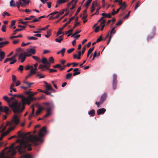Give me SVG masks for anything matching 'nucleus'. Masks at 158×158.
I'll return each instance as SVG.
<instances>
[{"label":"nucleus","mask_w":158,"mask_h":158,"mask_svg":"<svg viewBox=\"0 0 158 158\" xmlns=\"http://www.w3.org/2000/svg\"><path fill=\"white\" fill-rule=\"evenodd\" d=\"M47 133L46 127H43L39 131L38 137L31 135H28L29 133H21L20 131L18 132V136L21 139H18L16 143H19L20 144L17 146L15 148H14V144H12L9 147H6L0 153V158H14L13 157L16 153L15 151L17 149L19 153L20 154H24L26 151V148L31 145L30 142L35 144L37 141H42V137Z\"/></svg>","instance_id":"1"},{"label":"nucleus","mask_w":158,"mask_h":158,"mask_svg":"<svg viewBox=\"0 0 158 158\" xmlns=\"http://www.w3.org/2000/svg\"><path fill=\"white\" fill-rule=\"evenodd\" d=\"M3 98L8 103L9 106L12 109V111L14 113H20L23 112L24 110V107L23 106L22 107V110L20 109V103H18V102L17 100H15L14 101L10 102V100L6 96H4Z\"/></svg>","instance_id":"2"},{"label":"nucleus","mask_w":158,"mask_h":158,"mask_svg":"<svg viewBox=\"0 0 158 158\" xmlns=\"http://www.w3.org/2000/svg\"><path fill=\"white\" fill-rule=\"evenodd\" d=\"M22 112L18 113H15V114L14 115L10 121H7L6 122V126L10 125V127H14V129L15 127L18 125L19 123V118L20 117V114Z\"/></svg>","instance_id":"3"},{"label":"nucleus","mask_w":158,"mask_h":158,"mask_svg":"<svg viewBox=\"0 0 158 158\" xmlns=\"http://www.w3.org/2000/svg\"><path fill=\"white\" fill-rule=\"evenodd\" d=\"M36 47L33 48L27 49L26 51L24 52L27 57L31 56L32 55H34L36 52L35 50Z\"/></svg>","instance_id":"4"},{"label":"nucleus","mask_w":158,"mask_h":158,"mask_svg":"<svg viewBox=\"0 0 158 158\" xmlns=\"http://www.w3.org/2000/svg\"><path fill=\"white\" fill-rule=\"evenodd\" d=\"M18 97H20L21 98V101L22 102H18V103H20V109L22 110V107L23 106L24 107V109H25V106L24 105L26 104L27 100H26L25 98H27V97H26L23 96V95H17Z\"/></svg>","instance_id":"5"},{"label":"nucleus","mask_w":158,"mask_h":158,"mask_svg":"<svg viewBox=\"0 0 158 158\" xmlns=\"http://www.w3.org/2000/svg\"><path fill=\"white\" fill-rule=\"evenodd\" d=\"M0 111L4 112L6 114H9L10 113L11 110L7 106H4L0 107Z\"/></svg>","instance_id":"6"},{"label":"nucleus","mask_w":158,"mask_h":158,"mask_svg":"<svg viewBox=\"0 0 158 158\" xmlns=\"http://www.w3.org/2000/svg\"><path fill=\"white\" fill-rule=\"evenodd\" d=\"M27 56L26 55L24 52L20 53L18 57V60L21 62L23 63L25 60Z\"/></svg>","instance_id":"7"},{"label":"nucleus","mask_w":158,"mask_h":158,"mask_svg":"<svg viewBox=\"0 0 158 158\" xmlns=\"http://www.w3.org/2000/svg\"><path fill=\"white\" fill-rule=\"evenodd\" d=\"M106 98V95L105 94H104L100 98V100L98 102H96L95 104L97 105V107L99 108V105L101 104L104 101L105 99Z\"/></svg>","instance_id":"8"},{"label":"nucleus","mask_w":158,"mask_h":158,"mask_svg":"<svg viewBox=\"0 0 158 158\" xmlns=\"http://www.w3.org/2000/svg\"><path fill=\"white\" fill-rule=\"evenodd\" d=\"M98 4V3L96 1H94L92 2L91 10V13H93L95 9H96Z\"/></svg>","instance_id":"9"},{"label":"nucleus","mask_w":158,"mask_h":158,"mask_svg":"<svg viewBox=\"0 0 158 158\" xmlns=\"http://www.w3.org/2000/svg\"><path fill=\"white\" fill-rule=\"evenodd\" d=\"M14 129V127H10L6 131L3 132L1 135L3 137L7 135L11 131Z\"/></svg>","instance_id":"10"},{"label":"nucleus","mask_w":158,"mask_h":158,"mask_svg":"<svg viewBox=\"0 0 158 158\" xmlns=\"http://www.w3.org/2000/svg\"><path fill=\"white\" fill-rule=\"evenodd\" d=\"M26 100H27L26 104L29 105L31 101L36 100L37 99V98H33L32 97H30V98L27 97V98H25Z\"/></svg>","instance_id":"11"},{"label":"nucleus","mask_w":158,"mask_h":158,"mask_svg":"<svg viewBox=\"0 0 158 158\" xmlns=\"http://www.w3.org/2000/svg\"><path fill=\"white\" fill-rule=\"evenodd\" d=\"M50 67L49 63H48V64H40L39 65L38 68L39 69H41L44 68H46L47 69H49Z\"/></svg>","instance_id":"12"},{"label":"nucleus","mask_w":158,"mask_h":158,"mask_svg":"<svg viewBox=\"0 0 158 158\" xmlns=\"http://www.w3.org/2000/svg\"><path fill=\"white\" fill-rule=\"evenodd\" d=\"M44 83L45 84L46 90H52V88L50 85L48 84L45 81H44Z\"/></svg>","instance_id":"13"},{"label":"nucleus","mask_w":158,"mask_h":158,"mask_svg":"<svg viewBox=\"0 0 158 158\" xmlns=\"http://www.w3.org/2000/svg\"><path fill=\"white\" fill-rule=\"evenodd\" d=\"M16 7L19 8L20 6L24 7V4H23L22 1L21 0H18L16 2Z\"/></svg>","instance_id":"14"},{"label":"nucleus","mask_w":158,"mask_h":158,"mask_svg":"<svg viewBox=\"0 0 158 158\" xmlns=\"http://www.w3.org/2000/svg\"><path fill=\"white\" fill-rule=\"evenodd\" d=\"M106 110L104 108H101L97 110V113L98 115H100L102 114H104L106 111Z\"/></svg>","instance_id":"15"},{"label":"nucleus","mask_w":158,"mask_h":158,"mask_svg":"<svg viewBox=\"0 0 158 158\" xmlns=\"http://www.w3.org/2000/svg\"><path fill=\"white\" fill-rule=\"evenodd\" d=\"M74 73L73 75L75 76L78 75L80 73V70L78 68H76L73 69Z\"/></svg>","instance_id":"16"},{"label":"nucleus","mask_w":158,"mask_h":158,"mask_svg":"<svg viewBox=\"0 0 158 158\" xmlns=\"http://www.w3.org/2000/svg\"><path fill=\"white\" fill-rule=\"evenodd\" d=\"M102 16H104V18H110L111 17V14L110 13H103L102 14Z\"/></svg>","instance_id":"17"},{"label":"nucleus","mask_w":158,"mask_h":158,"mask_svg":"<svg viewBox=\"0 0 158 158\" xmlns=\"http://www.w3.org/2000/svg\"><path fill=\"white\" fill-rule=\"evenodd\" d=\"M9 43L8 41H6L4 42H0V48H2L4 46L6 45Z\"/></svg>","instance_id":"18"},{"label":"nucleus","mask_w":158,"mask_h":158,"mask_svg":"<svg viewBox=\"0 0 158 158\" xmlns=\"http://www.w3.org/2000/svg\"><path fill=\"white\" fill-rule=\"evenodd\" d=\"M119 5L120 6V9L122 10H124L127 6L125 2H123V3H120Z\"/></svg>","instance_id":"19"},{"label":"nucleus","mask_w":158,"mask_h":158,"mask_svg":"<svg viewBox=\"0 0 158 158\" xmlns=\"http://www.w3.org/2000/svg\"><path fill=\"white\" fill-rule=\"evenodd\" d=\"M106 22V20H103V22H101L100 26L101 27L100 30L102 31L105 26V23Z\"/></svg>","instance_id":"20"},{"label":"nucleus","mask_w":158,"mask_h":158,"mask_svg":"<svg viewBox=\"0 0 158 158\" xmlns=\"http://www.w3.org/2000/svg\"><path fill=\"white\" fill-rule=\"evenodd\" d=\"M44 109V108L42 107H39L38 110L36 112V115H39L41 113V111Z\"/></svg>","instance_id":"21"},{"label":"nucleus","mask_w":158,"mask_h":158,"mask_svg":"<svg viewBox=\"0 0 158 158\" xmlns=\"http://www.w3.org/2000/svg\"><path fill=\"white\" fill-rule=\"evenodd\" d=\"M69 0H58L57 2V4L60 5L66 2Z\"/></svg>","instance_id":"22"},{"label":"nucleus","mask_w":158,"mask_h":158,"mask_svg":"<svg viewBox=\"0 0 158 158\" xmlns=\"http://www.w3.org/2000/svg\"><path fill=\"white\" fill-rule=\"evenodd\" d=\"M63 40V36L62 35L59 36L58 38L55 39V41L58 43H60Z\"/></svg>","instance_id":"23"},{"label":"nucleus","mask_w":158,"mask_h":158,"mask_svg":"<svg viewBox=\"0 0 158 158\" xmlns=\"http://www.w3.org/2000/svg\"><path fill=\"white\" fill-rule=\"evenodd\" d=\"M73 29H71L69 31H66L65 32L66 34H67V36L69 37L71 35L72 32L73 31Z\"/></svg>","instance_id":"24"},{"label":"nucleus","mask_w":158,"mask_h":158,"mask_svg":"<svg viewBox=\"0 0 158 158\" xmlns=\"http://www.w3.org/2000/svg\"><path fill=\"white\" fill-rule=\"evenodd\" d=\"M10 7L16 6V2L15 3L14 0H11L10 2Z\"/></svg>","instance_id":"25"},{"label":"nucleus","mask_w":158,"mask_h":158,"mask_svg":"<svg viewBox=\"0 0 158 158\" xmlns=\"http://www.w3.org/2000/svg\"><path fill=\"white\" fill-rule=\"evenodd\" d=\"M9 61H10V64L15 63L16 61V59H14L12 57L9 58Z\"/></svg>","instance_id":"26"},{"label":"nucleus","mask_w":158,"mask_h":158,"mask_svg":"<svg viewBox=\"0 0 158 158\" xmlns=\"http://www.w3.org/2000/svg\"><path fill=\"white\" fill-rule=\"evenodd\" d=\"M51 31L52 30L51 29L48 30L47 31V35H45V37L47 38L49 37L51 35Z\"/></svg>","instance_id":"27"},{"label":"nucleus","mask_w":158,"mask_h":158,"mask_svg":"<svg viewBox=\"0 0 158 158\" xmlns=\"http://www.w3.org/2000/svg\"><path fill=\"white\" fill-rule=\"evenodd\" d=\"M47 113L44 116V117H46L49 116L51 114V109L49 108L47 110Z\"/></svg>","instance_id":"28"},{"label":"nucleus","mask_w":158,"mask_h":158,"mask_svg":"<svg viewBox=\"0 0 158 158\" xmlns=\"http://www.w3.org/2000/svg\"><path fill=\"white\" fill-rule=\"evenodd\" d=\"M23 4H24V7L28 4L30 0H21Z\"/></svg>","instance_id":"29"},{"label":"nucleus","mask_w":158,"mask_h":158,"mask_svg":"<svg viewBox=\"0 0 158 158\" xmlns=\"http://www.w3.org/2000/svg\"><path fill=\"white\" fill-rule=\"evenodd\" d=\"M33 158V157L30 154H27L22 156L20 158Z\"/></svg>","instance_id":"30"},{"label":"nucleus","mask_w":158,"mask_h":158,"mask_svg":"<svg viewBox=\"0 0 158 158\" xmlns=\"http://www.w3.org/2000/svg\"><path fill=\"white\" fill-rule=\"evenodd\" d=\"M41 62L44 64H48V63L50 64L49 63H48V60L47 58L45 57H43L41 60Z\"/></svg>","instance_id":"31"},{"label":"nucleus","mask_w":158,"mask_h":158,"mask_svg":"<svg viewBox=\"0 0 158 158\" xmlns=\"http://www.w3.org/2000/svg\"><path fill=\"white\" fill-rule=\"evenodd\" d=\"M64 28L62 27V28H60L57 33L56 35V36H58V35H60L62 33V31Z\"/></svg>","instance_id":"32"},{"label":"nucleus","mask_w":158,"mask_h":158,"mask_svg":"<svg viewBox=\"0 0 158 158\" xmlns=\"http://www.w3.org/2000/svg\"><path fill=\"white\" fill-rule=\"evenodd\" d=\"M48 61L49 62H48V63H50V64L53 63L54 62V60L53 59V58L51 56L50 57L49 59H48Z\"/></svg>","instance_id":"33"},{"label":"nucleus","mask_w":158,"mask_h":158,"mask_svg":"<svg viewBox=\"0 0 158 158\" xmlns=\"http://www.w3.org/2000/svg\"><path fill=\"white\" fill-rule=\"evenodd\" d=\"M92 0H87L85 3V6L86 7H88L89 6V5L91 2Z\"/></svg>","instance_id":"34"},{"label":"nucleus","mask_w":158,"mask_h":158,"mask_svg":"<svg viewBox=\"0 0 158 158\" xmlns=\"http://www.w3.org/2000/svg\"><path fill=\"white\" fill-rule=\"evenodd\" d=\"M72 76V74L71 73H68L66 74V78L67 79H71Z\"/></svg>","instance_id":"35"},{"label":"nucleus","mask_w":158,"mask_h":158,"mask_svg":"<svg viewBox=\"0 0 158 158\" xmlns=\"http://www.w3.org/2000/svg\"><path fill=\"white\" fill-rule=\"evenodd\" d=\"M94 47H93L92 48H91L89 49L88 50V51L87 53V57H88L89 56V55L93 51L94 49Z\"/></svg>","instance_id":"36"},{"label":"nucleus","mask_w":158,"mask_h":158,"mask_svg":"<svg viewBox=\"0 0 158 158\" xmlns=\"http://www.w3.org/2000/svg\"><path fill=\"white\" fill-rule=\"evenodd\" d=\"M32 57L35 60H36L38 62H40V59L39 58H38V57L36 56H32Z\"/></svg>","instance_id":"37"},{"label":"nucleus","mask_w":158,"mask_h":158,"mask_svg":"<svg viewBox=\"0 0 158 158\" xmlns=\"http://www.w3.org/2000/svg\"><path fill=\"white\" fill-rule=\"evenodd\" d=\"M100 56V52H99L98 53V55H96V51H95V52L94 53V55H93V57L92 59V60H94L95 57H96L98 56Z\"/></svg>","instance_id":"38"},{"label":"nucleus","mask_w":158,"mask_h":158,"mask_svg":"<svg viewBox=\"0 0 158 158\" xmlns=\"http://www.w3.org/2000/svg\"><path fill=\"white\" fill-rule=\"evenodd\" d=\"M35 16H31L29 17H26L24 19V20H26L32 19L33 18H35Z\"/></svg>","instance_id":"39"},{"label":"nucleus","mask_w":158,"mask_h":158,"mask_svg":"<svg viewBox=\"0 0 158 158\" xmlns=\"http://www.w3.org/2000/svg\"><path fill=\"white\" fill-rule=\"evenodd\" d=\"M38 72H37V71H35L33 69H31L30 70V73L32 75V74H35L36 73H38Z\"/></svg>","instance_id":"40"},{"label":"nucleus","mask_w":158,"mask_h":158,"mask_svg":"<svg viewBox=\"0 0 158 158\" xmlns=\"http://www.w3.org/2000/svg\"><path fill=\"white\" fill-rule=\"evenodd\" d=\"M27 39L29 40H36L38 39L37 38L34 37L33 36L28 37H27Z\"/></svg>","instance_id":"41"},{"label":"nucleus","mask_w":158,"mask_h":158,"mask_svg":"<svg viewBox=\"0 0 158 158\" xmlns=\"http://www.w3.org/2000/svg\"><path fill=\"white\" fill-rule=\"evenodd\" d=\"M23 30V29H16L15 30L13 31V34L15 35V34H16L17 33V32L19 31H22Z\"/></svg>","instance_id":"42"},{"label":"nucleus","mask_w":158,"mask_h":158,"mask_svg":"<svg viewBox=\"0 0 158 158\" xmlns=\"http://www.w3.org/2000/svg\"><path fill=\"white\" fill-rule=\"evenodd\" d=\"M91 116H93L94 115V110H90L88 113Z\"/></svg>","instance_id":"43"},{"label":"nucleus","mask_w":158,"mask_h":158,"mask_svg":"<svg viewBox=\"0 0 158 158\" xmlns=\"http://www.w3.org/2000/svg\"><path fill=\"white\" fill-rule=\"evenodd\" d=\"M22 37V35L21 34H19L17 36H11L10 37V39H12L13 38H18V37Z\"/></svg>","instance_id":"44"},{"label":"nucleus","mask_w":158,"mask_h":158,"mask_svg":"<svg viewBox=\"0 0 158 158\" xmlns=\"http://www.w3.org/2000/svg\"><path fill=\"white\" fill-rule=\"evenodd\" d=\"M5 55V53L3 51H2L0 52V57L4 58Z\"/></svg>","instance_id":"45"},{"label":"nucleus","mask_w":158,"mask_h":158,"mask_svg":"<svg viewBox=\"0 0 158 158\" xmlns=\"http://www.w3.org/2000/svg\"><path fill=\"white\" fill-rule=\"evenodd\" d=\"M2 129V130L0 131V132H2L3 131L6 129V127L5 126H3L2 125L0 127V129Z\"/></svg>","instance_id":"46"},{"label":"nucleus","mask_w":158,"mask_h":158,"mask_svg":"<svg viewBox=\"0 0 158 158\" xmlns=\"http://www.w3.org/2000/svg\"><path fill=\"white\" fill-rule=\"evenodd\" d=\"M59 12L58 11H56L54 12L51 13H50L49 15L48 16H52L53 15H54L56 14H58Z\"/></svg>","instance_id":"47"},{"label":"nucleus","mask_w":158,"mask_h":158,"mask_svg":"<svg viewBox=\"0 0 158 158\" xmlns=\"http://www.w3.org/2000/svg\"><path fill=\"white\" fill-rule=\"evenodd\" d=\"M24 83L26 84H27V85L28 87H30L31 85L33 84V83H29L27 81H24Z\"/></svg>","instance_id":"48"},{"label":"nucleus","mask_w":158,"mask_h":158,"mask_svg":"<svg viewBox=\"0 0 158 158\" xmlns=\"http://www.w3.org/2000/svg\"><path fill=\"white\" fill-rule=\"evenodd\" d=\"M38 93V92H35L33 93L30 94L27 97L30 98V97H32L33 96L36 95Z\"/></svg>","instance_id":"49"},{"label":"nucleus","mask_w":158,"mask_h":158,"mask_svg":"<svg viewBox=\"0 0 158 158\" xmlns=\"http://www.w3.org/2000/svg\"><path fill=\"white\" fill-rule=\"evenodd\" d=\"M6 15L7 16H9L10 15V14H9L8 12L6 11L2 13V16L3 17H5Z\"/></svg>","instance_id":"50"},{"label":"nucleus","mask_w":158,"mask_h":158,"mask_svg":"<svg viewBox=\"0 0 158 158\" xmlns=\"http://www.w3.org/2000/svg\"><path fill=\"white\" fill-rule=\"evenodd\" d=\"M15 86H19V85H20L21 84V82L19 80H18L16 81L15 82Z\"/></svg>","instance_id":"51"},{"label":"nucleus","mask_w":158,"mask_h":158,"mask_svg":"<svg viewBox=\"0 0 158 158\" xmlns=\"http://www.w3.org/2000/svg\"><path fill=\"white\" fill-rule=\"evenodd\" d=\"M49 90H46L45 91H40L41 92H43L47 95H50L51 93H49L48 91Z\"/></svg>","instance_id":"52"},{"label":"nucleus","mask_w":158,"mask_h":158,"mask_svg":"<svg viewBox=\"0 0 158 158\" xmlns=\"http://www.w3.org/2000/svg\"><path fill=\"white\" fill-rule=\"evenodd\" d=\"M18 70L22 72L23 70V66L22 65H20L18 68Z\"/></svg>","instance_id":"53"},{"label":"nucleus","mask_w":158,"mask_h":158,"mask_svg":"<svg viewBox=\"0 0 158 158\" xmlns=\"http://www.w3.org/2000/svg\"><path fill=\"white\" fill-rule=\"evenodd\" d=\"M37 76L39 77V78H41L45 77L44 75H43L42 74H38L37 75Z\"/></svg>","instance_id":"54"},{"label":"nucleus","mask_w":158,"mask_h":158,"mask_svg":"<svg viewBox=\"0 0 158 158\" xmlns=\"http://www.w3.org/2000/svg\"><path fill=\"white\" fill-rule=\"evenodd\" d=\"M81 31H76V32L75 33H73L71 37H73L74 36L76 35H77V34H78Z\"/></svg>","instance_id":"55"},{"label":"nucleus","mask_w":158,"mask_h":158,"mask_svg":"<svg viewBox=\"0 0 158 158\" xmlns=\"http://www.w3.org/2000/svg\"><path fill=\"white\" fill-rule=\"evenodd\" d=\"M74 48H71L67 50V52L69 54L70 53L72 52L74 50Z\"/></svg>","instance_id":"56"},{"label":"nucleus","mask_w":158,"mask_h":158,"mask_svg":"<svg viewBox=\"0 0 158 158\" xmlns=\"http://www.w3.org/2000/svg\"><path fill=\"white\" fill-rule=\"evenodd\" d=\"M115 27H113L110 31V34H114L116 32V31L114 30Z\"/></svg>","instance_id":"57"},{"label":"nucleus","mask_w":158,"mask_h":158,"mask_svg":"<svg viewBox=\"0 0 158 158\" xmlns=\"http://www.w3.org/2000/svg\"><path fill=\"white\" fill-rule=\"evenodd\" d=\"M6 26L5 25H3L2 26V30L3 32L6 31Z\"/></svg>","instance_id":"58"},{"label":"nucleus","mask_w":158,"mask_h":158,"mask_svg":"<svg viewBox=\"0 0 158 158\" xmlns=\"http://www.w3.org/2000/svg\"><path fill=\"white\" fill-rule=\"evenodd\" d=\"M73 57L74 59H80L81 58L80 56H77L76 54H74L73 55Z\"/></svg>","instance_id":"59"},{"label":"nucleus","mask_w":158,"mask_h":158,"mask_svg":"<svg viewBox=\"0 0 158 158\" xmlns=\"http://www.w3.org/2000/svg\"><path fill=\"white\" fill-rule=\"evenodd\" d=\"M12 80L13 82H15L16 81V76L14 75H12Z\"/></svg>","instance_id":"60"},{"label":"nucleus","mask_w":158,"mask_h":158,"mask_svg":"<svg viewBox=\"0 0 158 158\" xmlns=\"http://www.w3.org/2000/svg\"><path fill=\"white\" fill-rule=\"evenodd\" d=\"M104 16H102L99 20H98V23L100 21L101 22H103V20H105L104 19Z\"/></svg>","instance_id":"61"},{"label":"nucleus","mask_w":158,"mask_h":158,"mask_svg":"<svg viewBox=\"0 0 158 158\" xmlns=\"http://www.w3.org/2000/svg\"><path fill=\"white\" fill-rule=\"evenodd\" d=\"M64 12V10H61L60 12H59L58 14L59 15H61L63 14Z\"/></svg>","instance_id":"62"},{"label":"nucleus","mask_w":158,"mask_h":158,"mask_svg":"<svg viewBox=\"0 0 158 158\" xmlns=\"http://www.w3.org/2000/svg\"><path fill=\"white\" fill-rule=\"evenodd\" d=\"M102 40V35H101V36H100L99 37V38H98L97 39L96 42H97V43L98 42L101 41Z\"/></svg>","instance_id":"63"},{"label":"nucleus","mask_w":158,"mask_h":158,"mask_svg":"<svg viewBox=\"0 0 158 158\" xmlns=\"http://www.w3.org/2000/svg\"><path fill=\"white\" fill-rule=\"evenodd\" d=\"M99 28H100V27L99 26H98L96 27L95 28V29H94V31L96 32H98Z\"/></svg>","instance_id":"64"}]
</instances>
